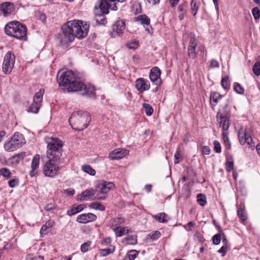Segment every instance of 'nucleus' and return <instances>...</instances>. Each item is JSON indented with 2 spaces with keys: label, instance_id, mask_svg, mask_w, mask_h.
Returning <instances> with one entry per match:
<instances>
[{
  "label": "nucleus",
  "instance_id": "1",
  "mask_svg": "<svg viewBox=\"0 0 260 260\" xmlns=\"http://www.w3.org/2000/svg\"><path fill=\"white\" fill-rule=\"evenodd\" d=\"M47 144V157L48 161L44 165L43 171L46 176L53 177L60 170L58 165L62 153L63 142L58 138L48 137L45 139Z\"/></svg>",
  "mask_w": 260,
  "mask_h": 260
},
{
  "label": "nucleus",
  "instance_id": "2",
  "mask_svg": "<svg viewBox=\"0 0 260 260\" xmlns=\"http://www.w3.org/2000/svg\"><path fill=\"white\" fill-rule=\"evenodd\" d=\"M57 80L59 86H63L69 92H80L81 94L89 98L95 99V88L91 84H84L83 82L75 80V76L72 71L59 72Z\"/></svg>",
  "mask_w": 260,
  "mask_h": 260
},
{
  "label": "nucleus",
  "instance_id": "3",
  "mask_svg": "<svg viewBox=\"0 0 260 260\" xmlns=\"http://www.w3.org/2000/svg\"><path fill=\"white\" fill-rule=\"evenodd\" d=\"M62 34L58 37L60 43L64 45L73 42L76 37L79 39L85 38L88 34L89 25L83 21H69L61 27Z\"/></svg>",
  "mask_w": 260,
  "mask_h": 260
},
{
  "label": "nucleus",
  "instance_id": "4",
  "mask_svg": "<svg viewBox=\"0 0 260 260\" xmlns=\"http://www.w3.org/2000/svg\"><path fill=\"white\" fill-rule=\"evenodd\" d=\"M91 118L89 113L86 111H74L69 119V123L73 129L81 131L86 128Z\"/></svg>",
  "mask_w": 260,
  "mask_h": 260
},
{
  "label": "nucleus",
  "instance_id": "5",
  "mask_svg": "<svg viewBox=\"0 0 260 260\" xmlns=\"http://www.w3.org/2000/svg\"><path fill=\"white\" fill-rule=\"evenodd\" d=\"M6 34L20 40H26L27 38L26 26L18 21H11L5 27Z\"/></svg>",
  "mask_w": 260,
  "mask_h": 260
},
{
  "label": "nucleus",
  "instance_id": "6",
  "mask_svg": "<svg viewBox=\"0 0 260 260\" xmlns=\"http://www.w3.org/2000/svg\"><path fill=\"white\" fill-rule=\"evenodd\" d=\"M25 143L23 135L20 133L16 132L11 139L5 143L4 148L7 151H12L21 147Z\"/></svg>",
  "mask_w": 260,
  "mask_h": 260
},
{
  "label": "nucleus",
  "instance_id": "7",
  "mask_svg": "<svg viewBox=\"0 0 260 260\" xmlns=\"http://www.w3.org/2000/svg\"><path fill=\"white\" fill-rule=\"evenodd\" d=\"M15 61L14 54L10 51L8 52L4 57L3 64V72L5 74L8 75L11 73Z\"/></svg>",
  "mask_w": 260,
  "mask_h": 260
},
{
  "label": "nucleus",
  "instance_id": "8",
  "mask_svg": "<svg viewBox=\"0 0 260 260\" xmlns=\"http://www.w3.org/2000/svg\"><path fill=\"white\" fill-rule=\"evenodd\" d=\"M125 0H101L100 4L99 5V8L104 14H108L109 9L113 11H117L118 8L115 2L122 3Z\"/></svg>",
  "mask_w": 260,
  "mask_h": 260
},
{
  "label": "nucleus",
  "instance_id": "9",
  "mask_svg": "<svg viewBox=\"0 0 260 260\" xmlns=\"http://www.w3.org/2000/svg\"><path fill=\"white\" fill-rule=\"evenodd\" d=\"M125 21L123 19H119L116 21L112 25V31L111 35L112 37H115L116 36H121L125 29Z\"/></svg>",
  "mask_w": 260,
  "mask_h": 260
},
{
  "label": "nucleus",
  "instance_id": "10",
  "mask_svg": "<svg viewBox=\"0 0 260 260\" xmlns=\"http://www.w3.org/2000/svg\"><path fill=\"white\" fill-rule=\"evenodd\" d=\"M161 72L159 68L157 67H153L150 71L149 78L152 82L159 85L161 84L160 79Z\"/></svg>",
  "mask_w": 260,
  "mask_h": 260
},
{
  "label": "nucleus",
  "instance_id": "11",
  "mask_svg": "<svg viewBox=\"0 0 260 260\" xmlns=\"http://www.w3.org/2000/svg\"><path fill=\"white\" fill-rule=\"evenodd\" d=\"M128 152L129 151L125 149H115L109 153V157L112 160L119 159L127 155Z\"/></svg>",
  "mask_w": 260,
  "mask_h": 260
},
{
  "label": "nucleus",
  "instance_id": "12",
  "mask_svg": "<svg viewBox=\"0 0 260 260\" xmlns=\"http://www.w3.org/2000/svg\"><path fill=\"white\" fill-rule=\"evenodd\" d=\"M136 88L141 93L148 90L150 88V83L148 80L140 78L136 81Z\"/></svg>",
  "mask_w": 260,
  "mask_h": 260
},
{
  "label": "nucleus",
  "instance_id": "13",
  "mask_svg": "<svg viewBox=\"0 0 260 260\" xmlns=\"http://www.w3.org/2000/svg\"><path fill=\"white\" fill-rule=\"evenodd\" d=\"M219 117H231L230 108L228 101H226L219 109L216 118H218Z\"/></svg>",
  "mask_w": 260,
  "mask_h": 260
},
{
  "label": "nucleus",
  "instance_id": "14",
  "mask_svg": "<svg viewBox=\"0 0 260 260\" xmlns=\"http://www.w3.org/2000/svg\"><path fill=\"white\" fill-rule=\"evenodd\" d=\"M96 219V216L94 214L88 213L86 214H82L78 216L77 221L82 223H86L91 222Z\"/></svg>",
  "mask_w": 260,
  "mask_h": 260
},
{
  "label": "nucleus",
  "instance_id": "15",
  "mask_svg": "<svg viewBox=\"0 0 260 260\" xmlns=\"http://www.w3.org/2000/svg\"><path fill=\"white\" fill-rule=\"evenodd\" d=\"M198 43L194 38H191L189 40V46L188 47V55L191 59H194L197 56L196 49Z\"/></svg>",
  "mask_w": 260,
  "mask_h": 260
},
{
  "label": "nucleus",
  "instance_id": "16",
  "mask_svg": "<svg viewBox=\"0 0 260 260\" xmlns=\"http://www.w3.org/2000/svg\"><path fill=\"white\" fill-rule=\"evenodd\" d=\"M40 156L36 154L32 159L31 164V170L29 171V175L31 177H34L37 173V170L39 168L40 165Z\"/></svg>",
  "mask_w": 260,
  "mask_h": 260
},
{
  "label": "nucleus",
  "instance_id": "17",
  "mask_svg": "<svg viewBox=\"0 0 260 260\" xmlns=\"http://www.w3.org/2000/svg\"><path fill=\"white\" fill-rule=\"evenodd\" d=\"M14 9L13 4L10 2H5L0 5V12L4 16L10 15Z\"/></svg>",
  "mask_w": 260,
  "mask_h": 260
},
{
  "label": "nucleus",
  "instance_id": "18",
  "mask_svg": "<svg viewBox=\"0 0 260 260\" xmlns=\"http://www.w3.org/2000/svg\"><path fill=\"white\" fill-rule=\"evenodd\" d=\"M115 185L113 183L111 182H106L102 181L99 183V189H101V192L102 193H107L110 190H112L114 188Z\"/></svg>",
  "mask_w": 260,
  "mask_h": 260
},
{
  "label": "nucleus",
  "instance_id": "19",
  "mask_svg": "<svg viewBox=\"0 0 260 260\" xmlns=\"http://www.w3.org/2000/svg\"><path fill=\"white\" fill-rule=\"evenodd\" d=\"M216 118L219 126L222 127V131H227L231 125L230 117H219Z\"/></svg>",
  "mask_w": 260,
  "mask_h": 260
},
{
  "label": "nucleus",
  "instance_id": "20",
  "mask_svg": "<svg viewBox=\"0 0 260 260\" xmlns=\"http://www.w3.org/2000/svg\"><path fill=\"white\" fill-rule=\"evenodd\" d=\"M113 230L115 233L116 237H121L125 234H128L131 232V229L128 227L116 226L113 227Z\"/></svg>",
  "mask_w": 260,
  "mask_h": 260
},
{
  "label": "nucleus",
  "instance_id": "21",
  "mask_svg": "<svg viewBox=\"0 0 260 260\" xmlns=\"http://www.w3.org/2000/svg\"><path fill=\"white\" fill-rule=\"evenodd\" d=\"M85 207V206L84 204H80L78 205H74L72 206L70 210H69L67 211V215L70 216H72L82 211Z\"/></svg>",
  "mask_w": 260,
  "mask_h": 260
},
{
  "label": "nucleus",
  "instance_id": "22",
  "mask_svg": "<svg viewBox=\"0 0 260 260\" xmlns=\"http://www.w3.org/2000/svg\"><path fill=\"white\" fill-rule=\"evenodd\" d=\"M115 251V247L110 245V247H105L99 250V253L101 256L105 257L110 254L113 253Z\"/></svg>",
  "mask_w": 260,
  "mask_h": 260
},
{
  "label": "nucleus",
  "instance_id": "23",
  "mask_svg": "<svg viewBox=\"0 0 260 260\" xmlns=\"http://www.w3.org/2000/svg\"><path fill=\"white\" fill-rule=\"evenodd\" d=\"M161 236V234L159 231H155L152 233H150L147 235L145 239L146 243H151L158 239Z\"/></svg>",
  "mask_w": 260,
  "mask_h": 260
},
{
  "label": "nucleus",
  "instance_id": "24",
  "mask_svg": "<svg viewBox=\"0 0 260 260\" xmlns=\"http://www.w3.org/2000/svg\"><path fill=\"white\" fill-rule=\"evenodd\" d=\"M200 0H192L190 4L191 12L195 16L200 6Z\"/></svg>",
  "mask_w": 260,
  "mask_h": 260
},
{
  "label": "nucleus",
  "instance_id": "25",
  "mask_svg": "<svg viewBox=\"0 0 260 260\" xmlns=\"http://www.w3.org/2000/svg\"><path fill=\"white\" fill-rule=\"evenodd\" d=\"M153 217L159 222L165 223L168 221L169 217L164 212L159 213L158 214L153 215Z\"/></svg>",
  "mask_w": 260,
  "mask_h": 260
},
{
  "label": "nucleus",
  "instance_id": "26",
  "mask_svg": "<svg viewBox=\"0 0 260 260\" xmlns=\"http://www.w3.org/2000/svg\"><path fill=\"white\" fill-rule=\"evenodd\" d=\"M136 21H140L142 25H149L150 23V18L145 14H142L136 18Z\"/></svg>",
  "mask_w": 260,
  "mask_h": 260
},
{
  "label": "nucleus",
  "instance_id": "27",
  "mask_svg": "<svg viewBox=\"0 0 260 260\" xmlns=\"http://www.w3.org/2000/svg\"><path fill=\"white\" fill-rule=\"evenodd\" d=\"M54 222L52 220H49L47 221L45 224H44L40 230L41 235H45L47 233V231L49 229L51 228L53 225Z\"/></svg>",
  "mask_w": 260,
  "mask_h": 260
},
{
  "label": "nucleus",
  "instance_id": "28",
  "mask_svg": "<svg viewBox=\"0 0 260 260\" xmlns=\"http://www.w3.org/2000/svg\"><path fill=\"white\" fill-rule=\"evenodd\" d=\"M44 93V89H41L38 92H36L34 96V102L41 104Z\"/></svg>",
  "mask_w": 260,
  "mask_h": 260
},
{
  "label": "nucleus",
  "instance_id": "29",
  "mask_svg": "<svg viewBox=\"0 0 260 260\" xmlns=\"http://www.w3.org/2000/svg\"><path fill=\"white\" fill-rule=\"evenodd\" d=\"M137 235H131L122 240V243L127 242V244L136 245L137 243Z\"/></svg>",
  "mask_w": 260,
  "mask_h": 260
},
{
  "label": "nucleus",
  "instance_id": "30",
  "mask_svg": "<svg viewBox=\"0 0 260 260\" xmlns=\"http://www.w3.org/2000/svg\"><path fill=\"white\" fill-rule=\"evenodd\" d=\"M138 255V252L136 250H130L124 256L123 260H134Z\"/></svg>",
  "mask_w": 260,
  "mask_h": 260
},
{
  "label": "nucleus",
  "instance_id": "31",
  "mask_svg": "<svg viewBox=\"0 0 260 260\" xmlns=\"http://www.w3.org/2000/svg\"><path fill=\"white\" fill-rule=\"evenodd\" d=\"M224 235L223 232L221 230L219 231L218 234L215 235L212 238L213 243L215 245H218L221 241L222 237H224Z\"/></svg>",
  "mask_w": 260,
  "mask_h": 260
},
{
  "label": "nucleus",
  "instance_id": "32",
  "mask_svg": "<svg viewBox=\"0 0 260 260\" xmlns=\"http://www.w3.org/2000/svg\"><path fill=\"white\" fill-rule=\"evenodd\" d=\"M237 215L240 218L242 222H244L247 219V216L245 214L244 210L243 209L242 206L241 205L237 211Z\"/></svg>",
  "mask_w": 260,
  "mask_h": 260
},
{
  "label": "nucleus",
  "instance_id": "33",
  "mask_svg": "<svg viewBox=\"0 0 260 260\" xmlns=\"http://www.w3.org/2000/svg\"><path fill=\"white\" fill-rule=\"evenodd\" d=\"M221 85L223 89L228 90L230 88V80L228 76L224 77L222 78L221 81Z\"/></svg>",
  "mask_w": 260,
  "mask_h": 260
},
{
  "label": "nucleus",
  "instance_id": "34",
  "mask_svg": "<svg viewBox=\"0 0 260 260\" xmlns=\"http://www.w3.org/2000/svg\"><path fill=\"white\" fill-rule=\"evenodd\" d=\"M139 46V42L137 40L130 41L127 42L126 46L129 49L135 50Z\"/></svg>",
  "mask_w": 260,
  "mask_h": 260
},
{
  "label": "nucleus",
  "instance_id": "35",
  "mask_svg": "<svg viewBox=\"0 0 260 260\" xmlns=\"http://www.w3.org/2000/svg\"><path fill=\"white\" fill-rule=\"evenodd\" d=\"M82 170L85 173H86L90 175H94L96 173V171L95 170L92 169L89 165H83L82 167Z\"/></svg>",
  "mask_w": 260,
  "mask_h": 260
},
{
  "label": "nucleus",
  "instance_id": "36",
  "mask_svg": "<svg viewBox=\"0 0 260 260\" xmlns=\"http://www.w3.org/2000/svg\"><path fill=\"white\" fill-rule=\"evenodd\" d=\"M41 104L33 102L28 109L29 112H31L34 113H37L40 108Z\"/></svg>",
  "mask_w": 260,
  "mask_h": 260
},
{
  "label": "nucleus",
  "instance_id": "37",
  "mask_svg": "<svg viewBox=\"0 0 260 260\" xmlns=\"http://www.w3.org/2000/svg\"><path fill=\"white\" fill-rule=\"evenodd\" d=\"M247 133L246 129H245L243 132H241L240 131L238 133L239 142L241 145H244L246 143V140H245V139Z\"/></svg>",
  "mask_w": 260,
  "mask_h": 260
},
{
  "label": "nucleus",
  "instance_id": "38",
  "mask_svg": "<svg viewBox=\"0 0 260 260\" xmlns=\"http://www.w3.org/2000/svg\"><path fill=\"white\" fill-rule=\"evenodd\" d=\"M234 89L235 92L239 94H243L244 93V88L240 84L235 82L234 85Z\"/></svg>",
  "mask_w": 260,
  "mask_h": 260
},
{
  "label": "nucleus",
  "instance_id": "39",
  "mask_svg": "<svg viewBox=\"0 0 260 260\" xmlns=\"http://www.w3.org/2000/svg\"><path fill=\"white\" fill-rule=\"evenodd\" d=\"M26 156L25 152H21L13 156L15 162L18 164Z\"/></svg>",
  "mask_w": 260,
  "mask_h": 260
},
{
  "label": "nucleus",
  "instance_id": "40",
  "mask_svg": "<svg viewBox=\"0 0 260 260\" xmlns=\"http://www.w3.org/2000/svg\"><path fill=\"white\" fill-rule=\"evenodd\" d=\"M222 97V95L220 94L218 92H212L211 93L210 96V101L211 100L213 101L215 103H217L218 102V100L220 99H221Z\"/></svg>",
  "mask_w": 260,
  "mask_h": 260
},
{
  "label": "nucleus",
  "instance_id": "41",
  "mask_svg": "<svg viewBox=\"0 0 260 260\" xmlns=\"http://www.w3.org/2000/svg\"><path fill=\"white\" fill-rule=\"evenodd\" d=\"M144 108L145 110L146 114L147 116H150L153 112V109L151 106L147 103H144L143 105Z\"/></svg>",
  "mask_w": 260,
  "mask_h": 260
},
{
  "label": "nucleus",
  "instance_id": "42",
  "mask_svg": "<svg viewBox=\"0 0 260 260\" xmlns=\"http://www.w3.org/2000/svg\"><path fill=\"white\" fill-rule=\"evenodd\" d=\"M253 73L257 76H260V62L256 61L253 66Z\"/></svg>",
  "mask_w": 260,
  "mask_h": 260
},
{
  "label": "nucleus",
  "instance_id": "43",
  "mask_svg": "<svg viewBox=\"0 0 260 260\" xmlns=\"http://www.w3.org/2000/svg\"><path fill=\"white\" fill-rule=\"evenodd\" d=\"M197 201L198 203L201 206H204L207 204V200L206 196H197Z\"/></svg>",
  "mask_w": 260,
  "mask_h": 260
},
{
  "label": "nucleus",
  "instance_id": "44",
  "mask_svg": "<svg viewBox=\"0 0 260 260\" xmlns=\"http://www.w3.org/2000/svg\"><path fill=\"white\" fill-rule=\"evenodd\" d=\"M0 173L3 177L7 178H9L11 175L10 170L6 168L1 169Z\"/></svg>",
  "mask_w": 260,
  "mask_h": 260
},
{
  "label": "nucleus",
  "instance_id": "45",
  "mask_svg": "<svg viewBox=\"0 0 260 260\" xmlns=\"http://www.w3.org/2000/svg\"><path fill=\"white\" fill-rule=\"evenodd\" d=\"M111 243V239L109 237L106 238L105 239H103L101 242V246L103 247H110V245H112Z\"/></svg>",
  "mask_w": 260,
  "mask_h": 260
},
{
  "label": "nucleus",
  "instance_id": "46",
  "mask_svg": "<svg viewBox=\"0 0 260 260\" xmlns=\"http://www.w3.org/2000/svg\"><path fill=\"white\" fill-rule=\"evenodd\" d=\"M252 13L254 18L258 20L260 18V10L257 7H255L252 10Z\"/></svg>",
  "mask_w": 260,
  "mask_h": 260
},
{
  "label": "nucleus",
  "instance_id": "47",
  "mask_svg": "<svg viewBox=\"0 0 260 260\" xmlns=\"http://www.w3.org/2000/svg\"><path fill=\"white\" fill-rule=\"evenodd\" d=\"M213 145H214V150L216 153H220L221 151V148L220 143L216 140H215L213 142Z\"/></svg>",
  "mask_w": 260,
  "mask_h": 260
},
{
  "label": "nucleus",
  "instance_id": "48",
  "mask_svg": "<svg viewBox=\"0 0 260 260\" xmlns=\"http://www.w3.org/2000/svg\"><path fill=\"white\" fill-rule=\"evenodd\" d=\"M91 242L88 241L86 243H83L81 246V250L83 253L87 252L88 250V248L90 246Z\"/></svg>",
  "mask_w": 260,
  "mask_h": 260
},
{
  "label": "nucleus",
  "instance_id": "49",
  "mask_svg": "<svg viewBox=\"0 0 260 260\" xmlns=\"http://www.w3.org/2000/svg\"><path fill=\"white\" fill-rule=\"evenodd\" d=\"M245 140H246V143H247L249 145V147H250V148L254 147V144L253 142V140H252L251 137L248 133H247Z\"/></svg>",
  "mask_w": 260,
  "mask_h": 260
},
{
  "label": "nucleus",
  "instance_id": "50",
  "mask_svg": "<svg viewBox=\"0 0 260 260\" xmlns=\"http://www.w3.org/2000/svg\"><path fill=\"white\" fill-rule=\"evenodd\" d=\"M174 163L175 164H178L180 161L181 159V154H180V151L179 148H178L177 151H176L175 155H174Z\"/></svg>",
  "mask_w": 260,
  "mask_h": 260
},
{
  "label": "nucleus",
  "instance_id": "51",
  "mask_svg": "<svg viewBox=\"0 0 260 260\" xmlns=\"http://www.w3.org/2000/svg\"><path fill=\"white\" fill-rule=\"evenodd\" d=\"M102 12H103L102 11ZM105 14L103 13L102 14H99V17H102V18L99 20V25H105L107 23V18L104 16Z\"/></svg>",
  "mask_w": 260,
  "mask_h": 260
},
{
  "label": "nucleus",
  "instance_id": "52",
  "mask_svg": "<svg viewBox=\"0 0 260 260\" xmlns=\"http://www.w3.org/2000/svg\"><path fill=\"white\" fill-rule=\"evenodd\" d=\"M225 167L226 171L228 172L232 171L234 169V162L233 160H228L225 162Z\"/></svg>",
  "mask_w": 260,
  "mask_h": 260
},
{
  "label": "nucleus",
  "instance_id": "53",
  "mask_svg": "<svg viewBox=\"0 0 260 260\" xmlns=\"http://www.w3.org/2000/svg\"><path fill=\"white\" fill-rule=\"evenodd\" d=\"M8 183L11 187H14L18 185L19 180L17 178L13 179L10 180L8 181Z\"/></svg>",
  "mask_w": 260,
  "mask_h": 260
},
{
  "label": "nucleus",
  "instance_id": "54",
  "mask_svg": "<svg viewBox=\"0 0 260 260\" xmlns=\"http://www.w3.org/2000/svg\"><path fill=\"white\" fill-rule=\"evenodd\" d=\"M96 193V189H87L82 192L80 195H94Z\"/></svg>",
  "mask_w": 260,
  "mask_h": 260
},
{
  "label": "nucleus",
  "instance_id": "55",
  "mask_svg": "<svg viewBox=\"0 0 260 260\" xmlns=\"http://www.w3.org/2000/svg\"><path fill=\"white\" fill-rule=\"evenodd\" d=\"M62 193L65 195H74L75 193V190L72 188H69L67 189H64Z\"/></svg>",
  "mask_w": 260,
  "mask_h": 260
},
{
  "label": "nucleus",
  "instance_id": "56",
  "mask_svg": "<svg viewBox=\"0 0 260 260\" xmlns=\"http://www.w3.org/2000/svg\"><path fill=\"white\" fill-rule=\"evenodd\" d=\"M56 208V206L52 203L48 204L44 208L47 211H50Z\"/></svg>",
  "mask_w": 260,
  "mask_h": 260
},
{
  "label": "nucleus",
  "instance_id": "57",
  "mask_svg": "<svg viewBox=\"0 0 260 260\" xmlns=\"http://www.w3.org/2000/svg\"><path fill=\"white\" fill-rule=\"evenodd\" d=\"M228 247L225 245V246L221 247L218 250V252L221 253L222 256L225 255Z\"/></svg>",
  "mask_w": 260,
  "mask_h": 260
},
{
  "label": "nucleus",
  "instance_id": "58",
  "mask_svg": "<svg viewBox=\"0 0 260 260\" xmlns=\"http://www.w3.org/2000/svg\"><path fill=\"white\" fill-rule=\"evenodd\" d=\"M202 153L205 155H208L210 153L211 150L210 148L207 146H204L202 148Z\"/></svg>",
  "mask_w": 260,
  "mask_h": 260
},
{
  "label": "nucleus",
  "instance_id": "59",
  "mask_svg": "<svg viewBox=\"0 0 260 260\" xmlns=\"http://www.w3.org/2000/svg\"><path fill=\"white\" fill-rule=\"evenodd\" d=\"M210 66L212 68H218L219 67V63L216 60L212 59L210 62Z\"/></svg>",
  "mask_w": 260,
  "mask_h": 260
},
{
  "label": "nucleus",
  "instance_id": "60",
  "mask_svg": "<svg viewBox=\"0 0 260 260\" xmlns=\"http://www.w3.org/2000/svg\"><path fill=\"white\" fill-rule=\"evenodd\" d=\"M185 7H186V5L185 4L180 5L178 7V10L179 11V12L180 13H185Z\"/></svg>",
  "mask_w": 260,
  "mask_h": 260
},
{
  "label": "nucleus",
  "instance_id": "61",
  "mask_svg": "<svg viewBox=\"0 0 260 260\" xmlns=\"http://www.w3.org/2000/svg\"><path fill=\"white\" fill-rule=\"evenodd\" d=\"M124 222V219L121 217H118L114 219V222L115 223V225L117 224H121Z\"/></svg>",
  "mask_w": 260,
  "mask_h": 260
},
{
  "label": "nucleus",
  "instance_id": "62",
  "mask_svg": "<svg viewBox=\"0 0 260 260\" xmlns=\"http://www.w3.org/2000/svg\"><path fill=\"white\" fill-rule=\"evenodd\" d=\"M152 187V186L151 184H146L145 186V189L146 190L147 193H149L151 191Z\"/></svg>",
  "mask_w": 260,
  "mask_h": 260
},
{
  "label": "nucleus",
  "instance_id": "63",
  "mask_svg": "<svg viewBox=\"0 0 260 260\" xmlns=\"http://www.w3.org/2000/svg\"><path fill=\"white\" fill-rule=\"evenodd\" d=\"M179 1V0H170V3L171 6L174 7L178 4Z\"/></svg>",
  "mask_w": 260,
  "mask_h": 260
},
{
  "label": "nucleus",
  "instance_id": "64",
  "mask_svg": "<svg viewBox=\"0 0 260 260\" xmlns=\"http://www.w3.org/2000/svg\"><path fill=\"white\" fill-rule=\"evenodd\" d=\"M224 146L226 149H230L231 147V144L230 140L226 141L224 142Z\"/></svg>",
  "mask_w": 260,
  "mask_h": 260
}]
</instances>
